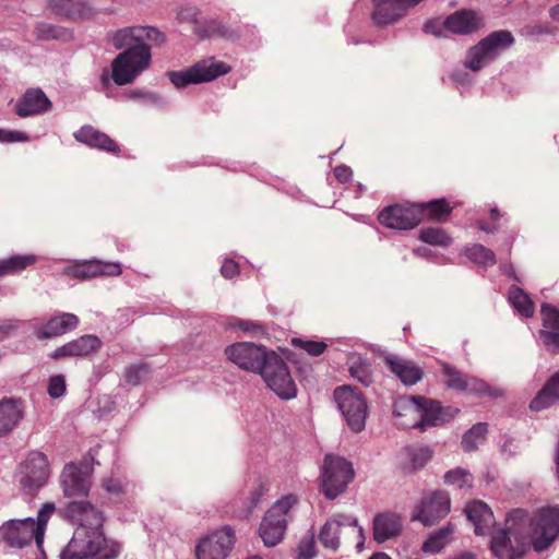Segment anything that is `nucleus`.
I'll return each instance as SVG.
<instances>
[{
  "label": "nucleus",
  "instance_id": "obj_1",
  "mask_svg": "<svg viewBox=\"0 0 559 559\" xmlns=\"http://www.w3.org/2000/svg\"><path fill=\"white\" fill-rule=\"evenodd\" d=\"M506 531L496 532L491 550L499 559H518L532 545L545 550L559 535V509L543 508L534 516L518 509L509 513Z\"/></svg>",
  "mask_w": 559,
  "mask_h": 559
},
{
  "label": "nucleus",
  "instance_id": "obj_2",
  "mask_svg": "<svg viewBox=\"0 0 559 559\" xmlns=\"http://www.w3.org/2000/svg\"><path fill=\"white\" fill-rule=\"evenodd\" d=\"M68 516L78 524L72 539L61 552V559H115L120 554L118 543L105 538L102 527L104 518L85 501L71 502Z\"/></svg>",
  "mask_w": 559,
  "mask_h": 559
},
{
  "label": "nucleus",
  "instance_id": "obj_3",
  "mask_svg": "<svg viewBox=\"0 0 559 559\" xmlns=\"http://www.w3.org/2000/svg\"><path fill=\"white\" fill-rule=\"evenodd\" d=\"M163 34L154 27L133 26L115 32L111 43L124 49L111 62V76L117 85L132 83L151 64V48L163 43Z\"/></svg>",
  "mask_w": 559,
  "mask_h": 559
},
{
  "label": "nucleus",
  "instance_id": "obj_4",
  "mask_svg": "<svg viewBox=\"0 0 559 559\" xmlns=\"http://www.w3.org/2000/svg\"><path fill=\"white\" fill-rule=\"evenodd\" d=\"M53 503H45L38 512L37 520L27 518L24 520H10L0 526V540L11 547L22 548L33 540L40 546L44 539L46 525L53 514Z\"/></svg>",
  "mask_w": 559,
  "mask_h": 559
},
{
  "label": "nucleus",
  "instance_id": "obj_5",
  "mask_svg": "<svg viewBox=\"0 0 559 559\" xmlns=\"http://www.w3.org/2000/svg\"><path fill=\"white\" fill-rule=\"evenodd\" d=\"M297 502L298 498L295 495H287L267 510L259 530L265 546L273 547L283 539L290 516L289 512Z\"/></svg>",
  "mask_w": 559,
  "mask_h": 559
},
{
  "label": "nucleus",
  "instance_id": "obj_6",
  "mask_svg": "<svg viewBox=\"0 0 559 559\" xmlns=\"http://www.w3.org/2000/svg\"><path fill=\"white\" fill-rule=\"evenodd\" d=\"M354 475V468L347 460L329 454L324 459L321 471L320 490L328 499H335L346 490Z\"/></svg>",
  "mask_w": 559,
  "mask_h": 559
},
{
  "label": "nucleus",
  "instance_id": "obj_7",
  "mask_svg": "<svg viewBox=\"0 0 559 559\" xmlns=\"http://www.w3.org/2000/svg\"><path fill=\"white\" fill-rule=\"evenodd\" d=\"M514 41L509 31H496L468 49L465 67L478 71L493 61L503 50Z\"/></svg>",
  "mask_w": 559,
  "mask_h": 559
},
{
  "label": "nucleus",
  "instance_id": "obj_8",
  "mask_svg": "<svg viewBox=\"0 0 559 559\" xmlns=\"http://www.w3.org/2000/svg\"><path fill=\"white\" fill-rule=\"evenodd\" d=\"M334 400L349 429L360 432L365 428L368 414L367 402L361 392L349 385H342L335 389Z\"/></svg>",
  "mask_w": 559,
  "mask_h": 559
},
{
  "label": "nucleus",
  "instance_id": "obj_9",
  "mask_svg": "<svg viewBox=\"0 0 559 559\" xmlns=\"http://www.w3.org/2000/svg\"><path fill=\"white\" fill-rule=\"evenodd\" d=\"M260 374L266 385L281 399L289 400L296 396V383L290 376L287 365L276 353H269Z\"/></svg>",
  "mask_w": 559,
  "mask_h": 559
},
{
  "label": "nucleus",
  "instance_id": "obj_10",
  "mask_svg": "<svg viewBox=\"0 0 559 559\" xmlns=\"http://www.w3.org/2000/svg\"><path fill=\"white\" fill-rule=\"evenodd\" d=\"M229 71V66L223 61L210 58L197 62L189 69L169 72L168 75L169 80L176 87L182 88L189 84H199L213 81L216 78L228 73Z\"/></svg>",
  "mask_w": 559,
  "mask_h": 559
},
{
  "label": "nucleus",
  "instance_id": "obj_11",
  "mask_svg": "<svg viewBox=\"0 0 559 559\" xmlns=\"http://www.w3.org/2000/svg\"><path fill=\"white\" fill-rule=\"evenodd\" d=\"M483 17L472 10H459L445 20H431L425 24V32L436 36H445L447 32L454 34H471L483 26Z\"/></svg>",
  "mask_w": 559,
  "mask_h": 559
},
{
  "label": "nucleus",
  "instance_id": "obj_12",
  "mask_svg": "<svg viewBox=\"0 0 559 559\" xmlns=\"http://www.w3.org/2000/svg\"><path fill=\"white\" fill-rule=\"evenodd\" d=\"M50 467L47 456L41 452H32L20 465L17 480L29 495L37 492L49 479Z\"/></svg>",
  "mask_w": 559,
  "mask_h": 559
},
{
  "label": "nucleus",
  "instance_id": "obj_13",
  "mask_svg": "<svg viewBox=\"0 0 559 559\" xmlns=\"http://www.w3.org/2000/svg\"><path fill=\"white\" fill-rule=\"evenodd\" d=\"M421 402L423 397H397L393 405V413L396 418L395 424L401 428L408 429L419 427L420 420H427L432 424L439 423L441 417L433 418L430 413L432 411L442 413V411L436 408L435 405H432V408L425 411Z\"/></svg>",
  "mask_w": 559,
  "mask_h": 559
},
{
  "label": "nucleus",
  "instance_id": "obj_14",
  "mask_svg": "<svg viewBox=\"0 0 559 559\" xmlns=\"http://www.w3.org/2000/svg\"><path fill=\"white\" fill-rule=\"evenodd\" d=\"M423 210L415 203H397L384 207L379 214L381 225L393 229H412L421 222Z\"/></svg>",
  "mask_w": 559,
  "mask_h": 559
},
{
  "label": "nucleus",
  "instance_id": "obj_15",
  "mask_svg": "<svg viewBox=\"0 0 559 559\" xmlns=\"http://www.w3.org/2000/svg\"><path fill=\"white\" fill-rule=\"evenodd\" d=\"M269 353L263 347L248 342L235 343L225 349L228 360L233 364L243 370L259 373Z\"/></svg>",
  "mask_w": 559,
  "mask_h": 559
},
{
  "label": "nucleus",
  "instance_id": "obj_16",
  "mask_svg": "<svg viewBox=\"0 0 559 559\" xmlns=\"http://www.w3.org/2000/svg\"><path fill=\"white\" fill-rule=\"evenodd\" d=\"M235 542L234 532L224 527L201 538L197 549V559H226Z\"/></svg>",
  "mask_w": 559,
  "mask_h": 559
},
{
  "label": "nucleus",
  "instance_id": "obj_17",
  "mask_svg": "<svg viewBox=\"0 0 559 559\" xmlns=\"http://www.w3.org/2000/svg\"><path fill=\"white\" fill-rule=\"evenodd\" d=\"M450 511V498L444 491H435L425 496L415 508L412 519L421 522L424 525H432Z\"/></svg>",
  "mask_w": 559,
  "mask_h": 559
},
{
  "label": "nucleus",
  "instance_id": "obj_18",
  "mask_svg": "<svg viewBox=\"0 0 559 559\" xmlns=\"http://www.w3.org/2000/svg\"><path fill=\"white\" fill-rule=\"evenodd\" d=\"M344 527L350 530V532L357 536V547L360 548L365 540L364 530L358 526L355 518L347 515H337L328 521L320 532V542L328 548L333 550L337 549L340 544L338 534L341 528Z\"/></svg>",
  "mask_w": 559,
  "mask_h": 559
},
{
  "label": "nucleus",
  "instance_id": "obj_19",
  "mask_svg": "<svg viewBox=\"0 0 559 559\" xmlns=\"http://www.w3.org/2000/svg\"><path fill=\"white\" fill-rule=\"evenodd\" d=\"M60 483L66 497H85L91 488V474L86 467L71 463L64 466Z\"/></svg>",
  "mask_w": 559,
  "mask_h": 559
},
{
  "label": "nucleus",
  "instance_id": "obj_20",
  "mask_svg": "<svg viewBox=\"0 0 559 559\" xmlns=\"http://www.w3.org/2000/svg\"><path fill=\"white\" fill-rule=\"evenodd\" d=\"M423 0H374L372 20L378 25L396 23Z\"/></svg>",
  "mask_w": 559,
  "mask_h": 559
},
{
  "label": "nucleus",
  "instance_id": "obj_21",
  "mask_svg": "<svg viewBox=\"0 0 559 559\" xmlns=\"http://www.w3.org/2000/svg\"><path fill=\"white\" fill-rule=\"evenodd\" d=\"M67 274L82 280L98 275L116 276L121 274V266L118 263H105L96 260L83 261L70 265L67 269Z\"/></svg>",
  "mask_w": 559,
  "mask_h": 559
},
{
  "label": "nucleus",
  "instance_id": "obj_22",
  "mask_svg": "<svg viewBox=\"0 0 559 559\" xmlns=\"http://www.w3.org/2000/svg\"><path fill=\"white\" fill-rule=\"evenodd\" d=\"M51 102L39 88H29L17 100L15 105L16 114L20 117L40 115L49 110Z\"/></svg>",
  "mask_w": 559,
  "mask_h": 559
},
{
  "label": "nucleus",
  "instance_id": "obj_23",
  "mask_svg": "<svg viewBox=\"0 0 559 559\" xmlns=\"http://www.w3.org/2000/svg\"><path fill=\"white\" fill-rule=\"evenodd\" d=\"M543 326L542 340L546 348L551 353L559 352V311L550 306H542Z\"/></svg>",
  "mask_w": 559,
  "mask_h": 559
},
{
  "label": "nucleus",
  "instance_id": "obj_24",
  "mask_svg": "<svg viewBox=\"0 0 559 559\" xmlns=\"http://www.w3.org/2000/svg\"><path fill=\"white\" fill-rule=\"evenodd\" d=\"M51 11L63 19L79 21L90 19L95 10L82 0H50Z\"/></svg>",
  "mask_w": 559,
  "mask_h": 559
},
{
  "label": "nucleus",
  "instance_id": "obj_25",
  "mask_svg": "<svg viewBox=\"0 0 559 559\" xmlns=\"http://www.w3.org/2000/svg\"><path fill=\"white\" fill-rule=\"evenodd\" d=\"M467 519L474 525L477 535H488L495 526V516L491 509L483 501H473L465 509Z\"/></svg>",
  "mask_w": 559,
  "mask_h": 559
},
{
  "label": "nucleus",
  "instance_id": "obj_26",
  "mask_svg": "<svg viewBox=\"0 0 559 559\" xmlns=\"http://www.w3.org/2000/svg\"><path fill=\"white\" fill-rule=\"evenodd\" d=\"M444 373L447 377V384L452 389L478 395L489 393V388L483 380L467 377L450 367L444 368Z\"/></svg>",
  "mask_w": 559,
  "mask_h": 559
},
{
  "label": "nucleus",
  "instance_id": "obj_27",
  "mask_svg": "<svg viewBox=\"0 0 559 559\" xmlns=\"http://www.w3.org/2000/svg\"><path fill=\"white\" fill-rule=\"evenodd\" d=\"M100 340L94 335L81 336L56 349L51 355L57 359L60 357L86 356L100 347Z\"/></svg>",
  "mask_w": 559,
  "mask_h": 559
},
{
  "label": "nucleus",
  "instance_id": "obj_28",
  "mask_svg": "<svg viewBox=\"0 0 559 559\" xmlns=\"http://www.w3.org/2000/svg\"><path fill=\"white\" fill-rule=\"evenodd\" d=\"M74 138L91 147H96L109 153L119 152V146L107 134L96 130L91 126H84L74 133Z\"/></svg>",
  "mask_w": 559,
  "mask_h": 559
},
{
  "label": "nucleus",
  "instance_id": "obj_29",
  "mask_svg": "<svg viewBox=\"0 0 559 559\" xmlns=\"http://www.w3.org/2000/svg\"><path fill=\"white\" fill-rule=\"evenodd\" d=\"M401 530L402 520L395 513H380L373 520V537L379 543L397 536Z\"/></svg>",
  "mask_w": 559,
  "mask_h": 559
},
{
  "label": "nucleus",
  "instance_id": "obj_30",
  "mask_svg": "<svg viewBox=\"0 0 559 559\" xmlns=\"http://www.w3.org/2000/svg\"><path fill=\"white\" fill-rule=\"evenodd\" d=\"M385 361L390 370L406 385L415 384L423 377V370L411 360L390 356Z\"/></svg>",
  "mask_w": 559,
  "mask_h": 559
},
{
  "label": "nucleus",
  "instance_id": "obj_31",
  "mask_svg": "<svg viewBox=\"0 0 559 559\" xmlns=\"http://www.w3.org/2000/svg\"><path fill=\"white\" fill-rule=\"evenodd\" d=\"M79 319L72 313H62L59 317L51 318L46 324L37 330L39 338H49L59 336L76 328Z\"/></svg>",
  "mask_w": 559,
  "mask_h": 559
},
{
  "label": "nucleus",
  "instance_id": "obj_32",
  "mask_svg": "<svg viewBox=\"0 0 559 559\" xmlns=\"http://www.w3.org/2000/svg\"><path fill=\"white\" fill-rule=\"evenodd\" d=\"M556 403H559V372L548 380L530 406L533 411H542Z\"/></svg>",
  "mask_w": 559,
  "mask_h": 559
},
{
  "label": "nucleus",
  "instance_id": "obj_33",
  "mask_svg": "<svg viewBox=\"0 0 559 559\" xmlns=\"http://www.w3.org/2000/svg\"><path fill=\"white\" fill-rule=\"evenodd\" d=\"M22 418L21 405L13 400L0 402V436L11 431Z\"/></svg>",
  "mask_w": 559,
  "mask_h": 559
},
{
  "label": "nucleus",
  "instance_id": "obj_34",
  "mask_svg": "<svg viewBox=\"0 0 559 559\" xmlns=\"http://www.w3.org/2000/svg\"><path fill=\"white\" fill-rule=\"evenodd\" d=\"M37 257L34 254L14 255L0 261V276L16 274L35 264Z\"/></svg>",
  "mask_w": 559,
  "mask_h": 559
},
{
  "label": "nucleus",
  "instance_id": "obj_35",
  "mask_svg": "<svg viewBox=\"0 0 559 559\" xmlns=\"http://www.w3.org/2000/svg\"><path fill=\"white\" fill-rule=\"evenodd\" d=\"M509 301L513 308L523 317L530 318L534 314V302L521 288L512 286L509 290Z\"/></svg>",
  "mask_w": 559,
  "mask_h": 559
},
{
  "label": "nucleus",
  "instance_id": "obj_36",
  "mask_svg": "<svg viewBox=\"0 0 559 559\" xmlns=\"http://www.w3.org/2000/svg\"><path fill=\"white\" fill-rule=\"evenodd\" d=\"M453 527L451 524L432 533L423 544V551L427 554H437L441 551L451 540Z\"/></svg>",
  "mask_w": 559,
  "mask_h": 559
},
{
  "label": "nucleus",
  "instance_id": "obj_37",
  "mask_svg": "<svg viewBox=\"0 0 559 559\" xmlns=\"http://www.w3.org/2000/svg\"><path fill=\"white\" fill-rule=\"evenodd\" d=\"M415 204L423 210L421 221L425 218L442 221L449 215L451 211L449 204L444 200H435L428 203Z\"/></svg>",
  "mask_w": 559,
  "mask_h": 559
},
{
  "label": "nucleus",
  "instance_id": "obj_38",
  "mask_svg": "<svg viewBox=\"0 0 559 559\" xmlns=\"http://www.w3.org/2000/svg\"><path fill=\"white\" fill-rule=\"evenodd\" d=\"M421 405L425 411H427L428 408H432V405H435L436 408H439L440 411H442V413H439L438 411H432L430 413L431 417H433V418L443 417V418H440V421L436 423V424L429 423L427 420H420V425H419L420 427L442 425V424L449 421L450 419L454 418L455 415L459 413V409L455 407H442L438 402L427 400L425 397H423Z\"/></svg>",
  "mask_w": 559,
  "mask_h": 559
},
{
  "label": "nucleus",
  "instance_id": "obj_39",
  "mask_svg": "<svg viewBox=\"0 0 559 559\" xmlns=\"http://www.w3.org/2000/svg\"><path fill=\"white\" fill-rule=\"evenodd\" d=\"M419 239L430 246L449 247L452 238L440 227H427L419 231Z\"/></svg>",
  "mask_w": 559,
  "mask_h": 559
},
{
  "label": "nucleus",
  "instance_id": "obj_40",
  "mask_svg": "<svg viewBox=\"0 0 559 559\" xmlns=\"http://www.w3.org/2000/svg\"><path fill=\"white\" fill-rule=\"evenodd\" d=\"M403 455L404 467L413 471L423 467L430 460L431 452L428 448H411L406 449Z\"/></svg>",
  "mask_w": 559,
  "mask_h": 559
},
{
  "label": "nucleus",
  "instance_id": "obj_41",
  "mask_svg": "<svg viewBox=\"0 0 559 559\" xmlns=\"http://www.w3.org/2000/svg\"><path fill=\"white\" fill-rule=\"evenodd\" d=\"M487 433V425L479 423L473 426L463 437L462 447L465 451H473L477 449L478 444H480L486 437Z\"/></svg>",
  "mask_w": 559,
  "mask_h": 559
},
{
  "label": "nucleus",
  "instance_id": "obj_42",
  "mask_svg": "<svg viewBox=\"0 0 559 559\" xmlns=\"http://www.w3.org/2000/svg\"><path fill=\"white\" fill-rule=\"evenodd\" d=\"M466 255L474 262L485 266L493 265L496 263L495 253L481 245H475L467 249Z\"/></svg>",
  "mask_w": 559,
  "mask_h": 559
},
{
  "label": "nucleus",
  "instance_id": "obj_43",
  "mask_svg": "<svg viewBox=\"0 0 559 559\" xmlns=\"http://www.w3.org/2000/svg\"><path fill=\"white\" fill-rule=\"evenodd\" d=\"M445 483L459 489H468L473 484V476L463 468L450 471L444 476Z\"/></svg>",
  "mask_w": 559,
  "mask_h": 559
},
{
  "label": "nucleus",
  "instance_id": "obj_44",
  "mask_svg": "<svg viewBox=\"0 0 559 559\" xmlns=\"http://www.w3.org/2000/svg\"><path fill=\"white\" fill-rule=\"evenodd\" d=\"M349 372L353 378H356L359 382H361L365 385H368L371 382L369 366L361 361L359 357L357 359L352 358Z\"/></svg>",
  "mask_w": 559,
  "mask_h": 559
},
{
  "label": "nucleus",
  "instance_id": "obj_45",
  "mask_svg": "<svg viewBox=\"0 0 559 559\" xmlns=\"http://www.w3.org/2000/svg\"><path fill=\"white\" fill-rule=\"evenodd\" d=\"M36 36L39 39L48 40L59 38L62 34V31L58 27L52 26L49 23H39L36 28Z\"/></svg>",
  "mask_w": 559,
  "mask_h": 559
},
{
  "label": "nucleus",
  "instance_id": "obj_46",
  "mask_svg": "<svg viewBox=\"0 0 559 559\" xmlns=\"http://www.w3.org/2000/svg\"><path fill=\"white\" fill-rule=\"evenodd\" d=\"M293 343L312 356L321 355L326 348L325 343L317 341L294 340Z\"/></svg>",
  "mask_w": 559,
  "mask_h": 559
},
{
  "label": "nucleus",
  "instance_id": "obj_47",
  "mask_svg": "<svg viewBox=\"0 0 559 559\" xmlns=\"http://www.w3.org/2000/svg\"><path fill=\"white\" fill-rule=\"evenodd\" d=\"M147 373L148 370L144 365L131 366L126 372V378L129 383L138 384L147 376Z\"/></svg>",
  "mask_w": 559,
  "mask_h": 559
},
{
  "label": "nucleus",
  "instance_id": "obj_48",
  "mask_svg": "<svg viewBox=\"0 0 559 559\" xmlns=\"http://www.w3.org/2000/svg\"><path fill=\"white\" fill-rule=\"evenodd\" d=\"M314 556V540L312 536L305 537L298 545V559H311Z\"/></svg>",
  "mask_w": 559,
  "mask_h": 559
},
{
  "label": "nucleus",
  "instance_id": "obj_49",
  "mask_svg": "<svg viewBox=\"0 0 559 559\" xmlns=\"http://www.w3.org/2000/svg\"><path fill=\"white\" fill-rule=\"evenodd\" d=\"M66 391V381L63 376H53L49 380L48 393L51 397H59Z\"/></svg>",
  "mask_w": 559,
  "mask_h": 559
},
{
  "label": "nucleus",
  "instance_id": "obj_50",
  "mask_svg": "<svg viewBox=\"0 0 559 559\" xmlns=\"http://www.w3.org/2000/svg\"><path fill=\"white\" fill-rule=\"evenodd\" d=\"M103 488L112 497L117 498L123 492V486L120 480L108 478L103 481Z\"/></svg>",
  "mask_w": 559,
  "mask_h": 559
},
{
  "label": "nucleus",
  "instance_id": "obj_51",
  "mask_svg": "<svg viewBox=\"0 0 559 559\" xmlns=\"http://www.w3.org/2000/svg\"><path fill=\"white\" fill-rule=\"evenodd\" d=\"M266 488L262 483H259L251 491H250V498L249 503L247 507L248 512H250L254 507L258 506L260 502V499L264 495Z\"/></svg>",
  "mask_w": 559,
  "mask_h": 559
},
{
  "label": "nucleus",
  "instance_id": "obj_52",
  "mask_svg": "<svg viewBox=\"0 0 559 559\" xmlns=\"http://www.w3.org/2000/svg\"><path fill=\"white\" fill-rule=\"evenodd\" d=\"M28 136L23 132L5 131L0 129V141L1 142H15V141H27Z\"/></svg>",
  "mask_w": 559,
  "mask_h": 559
},
{
  "label": "nucleus",
  "instance_id": "obj_53",
  "mask_svg": "<svg viewBox=\"0 0 559 559\" xmlns=\"http://www.w3.org/2000/svg\"><path fill=\"white\" fill-rule=\"evenodd\" d=\"M221 273L226 278H233L239 273L238 264L233 260H225L221 267Z\"/></svg>",
  "mask_w": 559,
  "mask_h": 559
},
{
  "label": "nucleus",
  "instance_id": "obj_54",
  "mask_svg": "<svg viewBox=\"0 0 559 559\" xmlns=\"http://www.w3.org/2000/svg\"><path fill=\"white\" fill-rule=\"evenodd\" d=\"M334 176L340 182L344 183L350 179L352 170L349 167L341 165L334 168Z\"/></svg>",
  "mask_w": 559,
  "mask_h": 559
},
{
  "label": "nucleus",
  "instance_id": "obj_55",
  "mask_svg": "<svg viewBox=\"0 0 559 559\" xmlns=\"http://www.w3.org/2000/svg\"><path fill=\"white\" fill-rule=\"evenodd\" d=\"M233 326L238 328L248 333H253L260 330V326L258 324L245 320H236Z\"/></svg>",
  "mask_w": 559,
  "mask_h": 559
},
{
  "label": "nucleus",
  "instance_id": "obj_56",
  "mask_svg": "<svg viewBox=\"0 0 559 559\" xmlns=\"http://www.w3.org/2000/svg\"><path fill=\"white\" fill-rule=\"evenodd\" d=\"M223 27L215 21H210L203 36L222 35Z\"/></svg>",
  "mask_w": 559,
  "mask_h": 559
},
{
  "label": "nucleus",
  "instance_id": "obj_57",
  "mask_svg": "<svg viewBox=\"0 0 559 559\" xmlns=\"http://www.w3.org/2000/svg\"><path fill=\"white\" fill-rule=\"evenodd\" d=\"M10 325L0 323V338L4 337L9 332Z\"/></svg>",
  "mask_w": 559,
  "mask_h": 559
},
{
  "label": "nucleus",
  "instance_id": "obj_58",
  "mask_svg": "<svg viewBox=\"0 0 559 559\" xmlns=\"http://www.w3.org/2000/svg\"><path fill=\"white\" fill-rule=\"evenodd\" d=\"M550 15L554 20L559 21V4L551 9Z\"/></svg>",
  "mask_w": 559,
  "mask_h": 559
},
{
  "label": "nucleus",
  "instance_id": "obj_59",
  "mask_svg": "<svg viewBox=\"0 0 559 559\" xmlns=\"http://www.w3.org/2000/svg\"><path fill=\"white\" fill-rule=\"evenodd\" d=\"M370 559H391V558L388 555L380 552V554L373 555L372 557H370Z\"/></svg>",
  "mask_w": 559,
  "mask_h": 559
},
{
  "label": "nucleus",
  "instance_id": "obj_60",
  "mask_svg": "<svg viewBox=\"0 0 559 559\" xmlns=\"http://www.w3.org/2000/svg\"><path fill=\"white\" fill-rule=\"evenodd\" d=\"M102 83L104 85V87L108 86L109 85V79L107 76V73L105 72L102 76Z\"/></svg>",
  "mask_w": 559,
  "mask_h": 559
},
{
  "label": "nucleus",
  "instance_id": "obj_61",
  "mask_svg": "<svg viewBox=\"0 0 559 559\" xmlns=\"http://www.w3.org/2000/svg\"><path fill=\"white\" fill-rule=\"evenodd\" d=\"M491 216H492L493 218H497V217L499 216V212H498V210H497V209L491 210Z\"/></svg>",
  "mask_w": 559,
  "mask_h": 559
},
{
  "label": "nucleus",
  "instance_id": "obj_62",
  "mask_svg": "<svg viewBox=\"0 0 559 559\" xmlns=\"http://www.w3.org/2000/svg\"><path fill=\"white\" fill-rule=\"evenodd\" d=\"M481 229L486 230V231H490V229L486 226H480Z\"/></svg>",
  "mask_w": 559,
  "mask_h": 559
}]
</instances>
